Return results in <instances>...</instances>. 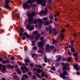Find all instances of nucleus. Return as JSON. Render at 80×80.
<instances>
[{
  "instance_id": "1",
  "label": "nucleus",
  "mask_w": 80,
  "mask_h": 80,
  "mask_svg": "<svg viewBox=\"0 0 80 80\" xmlns=\"http://www.w3.org/2000/svg\"><path fill=\"white\" fill-rule=\"evenodd\" d=\"M38 3L39 4H42V6L45 7L46 5L45 2H47L46 0H37Z\"/></svg>"
},
{
  "instance_id": "2",
  "label": "nucleus",
  "mask_w": 80,
  "mask_h": 80,
  "mask_svg": "<svg viewBox=\"0 0 80 80\" xmlns=\"http://www.w3.org/2000/svg\"><path fill=\"white\" fill-rule=\"evenodd\" d=\"M6 4L4 6V8L7 9H10V7L9 6V3L10 2V0H5Z\"/></svg>"
},
{
  "instance_id": "3",
  "label": "nucleus",
  "mask_w": 80,
  "mask_h": 80,
  "mask_svg": "<svg viewBox=\"0 0 80 80\" xmlns=\"http://www.w3.org/2000/svg\"><path fill=\"white\" fill-rule=\"evenodd\" d=\"M23 8L24 9L25 8L26 9L29 10V9H30L31 7L26 3H24L23 5Z\"/></svg>"
},
{
  "instance_id": "4",
  "label": "nucleus",
  "mask_w": 80,
  "mask_h": 80,
  "mask_svg": "<svg viewBox=\"0 0 80 80\" xmlns=\"http://www.w3.org/2000/svg\"><path fill=\"white\" fill-rule=\"evenodd\" d=\"M73 67L74 69L76 70H79L80 68H78V63L74 64L73 65Z\"/></svg>"
},
{
  "instance_id": "5",
  "label": "nucleus",
  "mask_w": 80,
  "mask_h": 80,
  "mask_svg": "<svg viewBox=\"0 0 80 80\" xmlns=\"http://www.w3.org/2000/svg\"><path fill=\"white\" fill-rule=\"evenodd\" d=\"M68 47L70 48L71 52H75V49L74 47H72L71 45H69Z\"/></svg>"
},
{
  "instance_id": "6",
  "label": "nucleus",
  "mask_w": 80,
  "mask_h": 80,
  "mask_svg": "<svg viewBox=\"0 0 80 80\" xmlns=\"http://www.w3.org/2000/svg\"><path fill=\"white\" fill-rule=\"evenodd\" d=\"M37 22H38V25L39 26H41V25H43V21L42 19H38L37 20Z\"/></svg>"
},
{
  "instance_id": "7",
  "label": "nucleus",
  "mask_w": 80,
  "mask_h": 80,
  "mask_svg": "<svg viewBox=\"0 0 80 80\" xmlns=\"http://www.w3.org/2000/svg\"><path fill=\"white\" fill-rule=\"evenodd\" d=\"M28 28L31 31L33 30L34 29V26H31L30 25H28L27 26Z\"/></svg>"
},
{
  "instance_id": "8",
  "label": "nucleus",
  "mask_w": 80,
  "mask_h": 80,
  "mask_svg": "<svg viewBox=\"0 0 80 80\" xmlns=\"http://www.w3.org/2000/svg\"><path fill=\"white\" fill-rule=\"evenodd\" d=\"M35 15V12H33L31 13V14H29L28 16L29 17H34Z\"/></svg>"
},
{
  "instance_id": "9",
  "label": "nucleus",
  "mask_w": 80,
  "mask_h": 80,
  "mask_svg": "<svg viewBox=\"0 0 80 80\" xmlns=\"http://www.w3.org/2000/svg\"><path fill=\"white\" fill-rule=\"evenodd\" d=\"M24 61L25 62V65H26V66L28 65V64L27 63H30V61L29 60L27 59H26Z\"/></svg>"
},
{
  "instance_id": "10",
  "label": "nucleus",
  "mask_w": 80,
  "mask_h": 80,
  "mask_svg": "<svg viewBox=\"0 0 80 80\" xmlns=\"http://www.w3.org/2000/svg\"><path fill=\"white\" fill-rule=\"evenodd\" d=\"M24 35L26 36L27 38H28V39H29V38H30V35L28 34V33H27V32H24Z\"/></svg>"
},
{
  "instance_id": "11",
  "label": "nucleus",
  "mask_w": 80,
  "mask_h": 80,
  "mask_svg": "<svg viewBox=\"0 0 80 80\" xmlns=\"http://www.w3.org/2000/svg\"><path fill=\"white\" fill-rule=\"evenodd\" d=\"M36 0H28V1L27 2L28 3H30V4H32L33 2H35V1Z\"/></svg>"
},
{
  "instance_id": "12",
  "label": "nucleus",
  "mask_w": 80,
  "mask_h": 80,
  "mask_svg": "<svg viewBox=\"0 0 80 80\" xmlns=\"http://www.w3.org/2000/svg\"><path fill=\"white\" fill-rule=\"evenodd\" d=\"M28 22L29 23H30V22H33V18L32 17H29V18H28Z\"/></svg>"
},
{
  "instance_id": "13",
  "label": "nucleus",
  "mask_w": 80,
  "mask_h": 80,
  "mask_svg": "<svg viewBox=\"0 0 80 80\" xmlns=\"http://www.w3.org/2000/svg\"><path fill=\"white\" fill-rule=\"evenodd\" d=\"M47 12L48 11L47 10H45L44 11H43V10H42L41 11L40 13L41 14H47Z\"/></svg>"
},
{
  "instance_id": "14",
  "label": "nucleus",
  "mask_w": 80,
  "mask_h": 80,
  "mask_svg": "<svg viewBox=\"0 0 80 80\" xmlns=\"http://www.w3.org/2000/svg\"><path fill=\"white\" fill-rule=\"evenodd\" d=\"M50 46H49V45H47L46 50V51H50Z\"/></svg>"
},
{
  "instance_id": "15",
  "label": "nucleus",
  "mask_w": 80,
  "mask_h": 80,
  "mask_svg": "<svg viewBox=\"0 0 80 80\" xmlns=\"http://www.w3.org/2000/svg\"><path fill=\"white\" fill-rule=\"evenodd\" d=\"M42 72V70H41L39 68L37 69L36 70V73H40Z\"/></svg>"
},
{
  "instance_id": "16",
  "label": "nucleus",
  "mask_w": 80,
  "mask_h": 80,
  "mask_svg": "<svg viewBox=\"0 0 80 80\" xmlns=\"http://www.w3.org/2000/svg\"><path fill=\"white\" fill-rule=\"evenodd\" d=\"M10 62L8 60H5L2 61V63L3 64L4 63H10Z\"/></svg>"
},
{
  "instance_id": "17",
  "label": "nucleus",
  "mask_w": 80,
  "mask_h": 80,
  "mask_svg": "<svg viewBox=\"0 0 80 80\" xmlns=\"http://www.w3.org/2000/svg\"><path fill=\"white\" fill-rule=\"evenodd\" d=\"M52 26H50L49 28V33L50 34H51V33H52Z\"/></svg>"
},
{
  "instance_id": "18",
  "label": "nucleus",
  "mask_w": 80,
  "mask_h": 80,
  "mask_svg": "<svg viewBox=\"0 0 80 80\" xmlns=\"http://www.w3.org/2000/svg\"><path fill=\"white\" fill-rule=\"evenodd\" d=\"M43 42H39L38 43V45L39 47H41L43 46Z\"/></svg>"
},
{
  "instance_id": "19",
  "label": "nucleus",
  "mask_w": 80,
  "mask_h": 80,
  "mask_svg": "<svg viewBox=\"0 0 80 80\" xmlns=\"http://www.w3.org/2000/svg\"><path fill=\"white\" fill-rule=\"evenodd\" d=\"M43 24H44V25H49V24H50V22H48L44 21H43Z\"/></svg>"
},
{
  "instance_id": "20",
  "label": "nucleus",
  "mask_w": 80,
  "mask_h": 80,
  "mask_svg": "<svg viewBox=\"0 0 80 80\" xmlns=\"http://www.w3.org/2000/svg\"><path fill=\"white\" fill-rule=\"evenodd\" d=\"M22 78H26L27 79H28V76L27 74H24L22 76Z\"/></svg>"
},
{
  "instance_id": "21",
  "label": "nucleus",
  "mask_w": 80,
  "mask_h": 80,
  "mask_svg": "<svg viewBox=\"0 0 80 80\" xmlns=\"http://www.w3.org/2000/svg\"><path fill=\"white\" fill-rule=\"evenodd\" d=\"M52 29L53 33H55V34H56L57 33V30H56L55 28H52Z\"/></svg>"
},
{
  "instance_id": "22",
  "label": "nucleus",
  "mask_w": 80,
  "mask_h": 80,
  "mask_svg": "<svg viewBox=\"0 0 80 80\" xmlns=\"http://www.w3.org/2000/svg\"><path fill=\"white\" fill-rule=\"evenodd\" d=\"M35 67L36 68H40L41 69L42 68V66L41 65H36L35 66Z\"/></svg>"
},
{
  "instance_id": "23",
  "label": "nucleus",
  "mask_w": 80,
  "mask_h": 80,
  "mask_svg": "<svg viewBox=\"0 0 80 80\" xmlns=\"http://www.w3.org/2000/svg\"><path fill=\"white\" fill-rule=\"evenodd\" d=\"M62 70L63 71H66L67 70V65L65 66H63Z\"/></svg>"
},
{
  "instance_id": "24",
  "label": "nucleus",
  "mask_w": 80,
  "mask_h": 80,
  "mask_svg": "<svg viewBox=\"0 0 80 80\" xmlns=\"http://www.w3.org/2000/svg\"><path fill=\"white\" fill-rule=\"evenodd\" d=\"M44 62L45 63H47L48 62V59H47V58L46 57H44Z\"/></svg>"
},
{
  "instance_id": "25",
  "label": "nucleus",
  "mask_w": 80,
  "mask_h": 80,
  "mask_svg": "<svg viewBox=\"0 0 80 80\" xmlns=\"http://www.w3.org/2000/svg\"><path fill=\"white\" fill-rule=\"evenodd\" d=\"M26 68H27L26 66H25L24 67L22 66L21 67V70L22 71H23V70H25V69H26Z\"/></svg>"
},
{
  "instance_id": "26",
  "label": "nucleus",
  "mask_w": 80,
  "mask_h": 80,
  "mask_svg": "<svg viewBox=\"0 0 80 80\" xmlns=\"http://www.w3.org/2000/svg\"><path fill=\"white\" fill-rule=\"evenodd\" d=\"M72 58L71 57H69L67 59V61L68 62H71L72 61Z\"/></svg>"
},
{
  "instance_id": "27",
  "label": "nucleus",
  "mask_w": 80,
  "mask_h": 80,
  "mask_svg": "<svg viewBox=\"0 0 80 80\" xmlns=\"http://www.w3.org/2000/svg\"><path fill=\"white\" fill-rule=\"evenodd\" d=\"M60 76L62 78H63L64 79L66 78V77L65 76V75H64L63 74H60Z\"/></svg>"
},
{
  "instance_id": "28",
  "label": "nucleus",
  "mask_w": 80,
  "mask_h": 80,
  "mask_svg": "<svg viewBox=\"0 0 80 80\" xmlns=\"http://www.w3.org/2000/svg\"><path fill=\"white\" fill-rule=\"evenodd\" d=\"M7 67L8 68H10L11 69H13V66L10 64H8V65Z\"/></svg>"
},
{
  "instance_id": "29",
  "label": "nucleus",
  "mask_w": 80,
  "mask_h": 80,
  "mask_svg": "<svg viewBox=\"0 0 80 80\" xmlns=\"http://www.w3.org/2000/svg\"><path fill=\"white\" fill-rule=\"evenodd\" d=\"M70 43H71V45H72V47H73V46L74 45V41L71 40L70 42Z\"/></svg>"
},
{
  "instance_id": "30",
  "label": "nucleus",
  "mask_w": 80,
  "mask_h": 80,
  "mask_svg": "<svg viewBox=\"0 0 80 80\" xmlns=\"http://www.w3.org/2000/svg\"><path fill=\"white\" fill-rule=\"evenodd\" d=\"M73 56H74V57H77L78 56V54L77 52H74L72 53Z\"/></svg>"
},
{
  "instance_id": "31",
  "label": "nucleus",
  "mask_w": 80,
  "mask_h": 80,
  "mask_svg": "<svg viewBox=\"0 0 80 80\" xmlns=\"http://www.w3.org/2000/svg\"><path fill=\"white\" fill-rule=\"evenodd\" d=\"M17 73L18 74H22V71H20L19 69H18Z\"/></svg>"
},
{
  "instance_id": "32",
  "label": "nucleus",
  "mask_w": 80,
  "mask_h": 80,
  "mask_svg": "<svg viewBox=\"0 0 80 80\" xmlns=\"http://www.w3.org/2000/svg\"><path fill=\"white\" fill-rule=\"evenodd\" d=\"M45 72H42L41 73V77H45Z\"/></svg>"
},
{
  "instance_id": "33",
  "label": "nucleus",
  "mask_w": 80,
  "mask_h": 80,
  "mask_svg": "<svg viewBox=\"0 0 80 80\" xmlns=\"http://www.w3.org/2000/svg\"><path fill=\"white\" fill-rule=\"evenodd\" d=\"M62 74L64 75H67V72H66V71H63Z\"/></svg>"
},
{
  "instance_id": "34",
  "label": "nucleus",
  "mask_w": 80,
  "mask_h": 80,
  "mask_svg": "<svg viewBox=\"0 0 80 80\" xmlns=\"http://www.w3.org/2000/svg\"><path fill=\"white\" fill-rule=\"evenodd\" d=\"M32 78L33 79H36V78H37V77H36L35 75H33L32 76Z\"/></svg>"
},
{
  "instance_id": "35",
  "label": "nucleus",
  "mask_w": 80,
  "mask_h": 80,
  "mask_svg": "<svg viewBox=\"0 0 80 80\" xmlns=\"http://www.w3.org/2000/svg\"><path fill=\"white\" fill-rule=\"evenodd\" d=\"M36 76H37V77H38V78H41V77H40V74L36 73Z\"/></svg>"
},
{
  "instance_id": "36",
  "label": "nucleus",
  "mask_w": 80,
  "mask_h": 80,
  "mask_svg": "<svg viewBox=\"0 0 80 80\" xmlns=\"http://www.w3.org/2000/svg\"><path fill=\"white\" fill-rule=\"evenodd\" d=\"M67 53L68 54V55H69L70 56H71V55H72V53H71L70 52H67Z\"/></svg>"
},
{
  "instance_id": "37",
  "label": "nucleus",
  "mask_w": 80,
  "mask_h": 80,
  "mask_svg": "<svg viewBox=\"0 0 80 80\" xmlns=\"http://www.w3.org/2000/svg\"><path fill=\"white\" fill-rule=\"evenodd\" d=\"M36 56H37V54L35 53H33L32 55V57H36Z\"/></svg>"
},
{
  "instance_id": "38",
  "label": "nucleus",
  "mask_w": 80,
  "mask_h": 80,
  "mask_svg": "<svg viewBox=\"0 0 80 80\" xmlns=\"http://www.w3.org/2000/svg\"><path fill=\"white\" fill-rule=\"evenodd\" d=\"M49 18L50 20H52L53 19V15H49Z\"/></svg>"
},
{
  "instance_id": "39",
  "label": "nucleus",
  "mask_w": 80,
  "mask_h": 80,
  "mask_svg": "<svg viewBox=\"0 0 80 80\" xmlns=\"http://www.w3.org/2000/svg\"><path fill=\"white\" fill-rule=\"evenodd\" d=\"M47 18H48L44 17L42 18V20L44 21H47Z\"/></svg>"
},
{
  "instance_id": "40",
  "label": "nucleus",
  "mask_w": 80,
  "mask_h": 80,
  "mask_svg": "<svg viewBox=\"0 0 80 80\" xmlns=\"http://www.w3.org/2000/svg\"><path fill=\"white\" fill-rule=\"evenodd\" d=\"M53 48H55V46H52L51 47H50V50H53Z\"/></svg>"
},
{
  "instance_id": "41",
  "label": "nucleus",
  "mask_w": 80,
  "mask_h": 80,
  "mask_svg": "<svg viewBox=\"0 0 80 80\" xmlns=\"http://www.w3.org/2000/svg\"><path fill=\"white\" fill-rule=\"evenodd\" d=\"M35 6H37V4H34L32 5L31 7H32V8H34V7H35Z\"/></svg>"
},
{
  "instance_id": "42",
  "label": "nucleus",
  "mask_w": 80,
  "mask_h": 80,
  "mask_svg": "<svg viewBox=\"0 0 80 80\" xmlns=\"http://www.w3.org/2000/svg\"><path fill=\"white\" fill-rule=\"evenodd\" d=\"M29 65L30 67H32L34 66V65H33V63H30V64H29Z\"/></svg>"
},
{
  "instance_id": "43",
  "label": "nucleus",
  "mask_w": 80,
  "mask_h": 80,
  "mask_svg": "<svg viewBox=\"0 0 80 80\" xmlns=\"http://www.w3.org/2000/svg\"><path fill=\"white\" fill-rule=\"evenodd\" d=\"M51 69L52 70H55V67L52 66V68H51Z\"/></svg>"
},
{
  "instance_id": "44",
  "label": "nucleus",
  "mask_w": 80,
  "mask_h": 80,
  "mask_svg": "<svg viewBox=\"0 0 80 80\" xmlns=\"http://www.w3.org/2000/svg\"><path fill=\"white\" fill-rule=\"evenodd\" d=\"M61 65H63V67H65V66H66V64H65V63L63 62V63H61Z\"/></svg>"
},
{
  "instance_id": "45",
  "label": "nucleus",
  "mask_w": 80,
  "mask_h": 80,
  "mask_svg": "<svg viewBox=\"0 0 80 80\" xmlns=\"http://www.w3.org/2000/svg\"><path fill=\"white\" fill-rule=\"evenodd\" d=\"M23 33L22 32H21L19 34L20 36H21V37H22V36H23Z\"/></svg>"
},
{
  "instance_id": "46",
  "label": "nucleus",
  "mask_w": 80,
  "mask_h": 80,
  "mask_svg": "<svg viewBox=\"0 0 80 80\" xmlns=\"http://www.w3.org/2000/svg\"><path fill=\"white\" fill-rule=\"evenodd\" d=\"M28 75L29 76H31V75H32V73H31V72L28 71Z\"/></svg>"
},
{
  "instance_id": "47",
  "label": "nucleus",
  "mask_w": 80,
  "mask_h": 80,
  "mask_svg": "<svg viewBox=\"0 0 80 80\" xmlns=\"http://www.w3.org/2000/svg\"><path fill=\"white\" fill-rule=\"evenodd\" d=\"M60 38L61 40H63V39H64V38H63V37L60 36Z\"/></svg>"
},
{
  "instance_id": "48",
  "label": "nucleus",
  "mask_w": 80,
  "mask_h": 80,
  "mask_svg": "<svg viewBox=\"0 0 80 80\" xmlns=\"http://www.w3.org/2000/svg\"><path fill=\"white\" fill-rule=\"evenodd\" d=\"M2 68H6V66L5 65H2Z\"/></svg>"
},
{
  "instance_id": "49",
  "label": "nucleus",
  "mask_w": 80,
  "mask_h": 80,
  "mask_svg": "<svg viewBox=\"0 0 80 80\" xmlns=\"http://www.w3.org/2000/svg\"><path fill=\"white\" fill-rule=\"evenodd\" d=\"M17 76V75H15L13 76V78L14 79H17V78H18Z\"/></svg>"
},
{
  "instance_id": "50",
  "label": "nucleus",
  "mask_w": 80,
  "mask_h": 80,
  "mask_svg": "<svg viewBox=\"0 0 80 80\" xmlns=\"http://www.w3.org/2000/svg\"><path fill=\"white\" fill-rule=\"evenodd\" d=\"M37 36L38 37V38H40V34L38 33L37 34Z\"/></svg>"
},
{
  "instance_id": "51",
  "label": "nucleus",
  "mask_w": 80,
  "mask_h": 80,
  "mask_svg": "<svg viewBox=\"0 0 80 80\" xmlns=\"http://www.w3.org/2000/svg\"><path fill=\"white\" fill-rule=\"evenodd\" d=\"M38 53H43V51L42 50H39L38 52Z\"/></svg>"
},
{
  "instance_id": "52",
  "label": "nucleus",
  "mask_w": 80,
  "mask_h": 80,
  "mask_svg": "<svg viewBox=\"0 0 80 80\" xmlns=\"http://www.w3.org/2000/svg\"><path fill=\"white\" fill-rule=\"evenodd\" d=\"M73 35H74V37H77V34H76V33H74Z\"/></svg>"
},
{
  "instance_id": "53",
  "label": "nucleus",
  "mask_w": 80,
  "mask_h": 80,
  "mask_svg": "<svg viewBox=\"0 0 80 80\" xmlns=\"http://www.w3.org/2000/svg\"><path fill=\"white\" fill-rule=\"evenodd\" d=\"M33 23L34 24H37V20H34L33 21Z\"/></svg>"
},
{
  "instance_id": "54",
  "label": "nucleus",
  "mask_w": 80,
  "mask_h": 80,
  "mask_svg": "<svg viewBox=\"0 0 80 80\" xmlns=\"http://www.w3.org/2000/svg\"><path fill=\"white\" fill-rule=\"evenodd\" d=\"M33 48V49H34V50H37V47L34 46Z\"/></svg>"
},
{
  "instance_id": "55",
  "label": "nucleus",
  "mask_w": 80,
  "mask_h": 80,
  "mask_svg": "<svg viewBox=\"0 0 80 80\" xmlns=\"http://www.w3.org/2000/svg\"><path fill=\"white\" fill-rule=\"evenodd\" d=\"M35 38L36 40H37V41H38V38L37 37V36H35Z\"/></svg>"
},
{
  "instance_id": "56",
  "label": "nucleus",
  "mask_w": 80,
  "mask_h": 80,
  "mask_svg": "<svg viewBox=\"0 0 80 80\" xmlns=\"http://www.w3.org/2000/svg\"><path fill=\"white\" fill-rule=\"evenodd\" d=\"M20 29L21 32H23V28H20Z\"/></svg>"
},
{
  "instance_id": "57",
  "label": "nucleus",
  "mask_w": 80,
  "mask_h": 80,
  "mask_svg": "<svg viewBox=\"0 0 80 80\" xmlns=\"http://www.w3.org/2000/svg\"><path fill=\"white\" fill-rule=\"evenodd\" d=\"M44 77L47 78H48V75L47 74H44Z\"/></svg>"
},
{
  "instance_id": "58",
  "label": "nucleus",
  "mask_w": 80,
  "mask_h": 80,
  "mask_svg": "<svg viewBox=\"0 0 80 80\" xmlns=\"http://www.w3.org/2000/svg\"><path fill=\"white\" fill-rule=\"evenodd\" d=\"M75 61H77V60H78V57H75Z\"/></svg>"
},
{
  "instance_id": "59",
  "label": "nucleus",
  "mask_w": 80,
  "mask_h": 80,
  "mask_svg": "<svg viewBox=\"0 0 80 80\" xmlns=\"http://www.w3.org/2000/svg\"><path fill=\"white\" fill-rule=\"evenodd\" d=\"M62 61H65L66 60V59L64 58H62Z\"/></svg>"
},
{
  "instance_id": "60",
  "label": "nucleus",
  "mask_w": 80,
  "mask_h": 80,
  "mask_svg": "<svg viewBox=\"0 0 80 80\" xmlns=\"http://www.w3.org/2000/svg\"><path fill=\"white\" fill-rule=\"evenodd\" d=\"M22 39L23 40H25L26 38H25V36H24L23 37H22Z\"/></svg>"
},
{
  "instance_id": "61",
  "label": "nucleus",
  "mask_w": 80,
  "mask_h": 80,
  "mask_svg": "<svg viewBox=\"0 0 80 80\" xmlns=\"http://www.w3.org/2000/svg\"><path fill=\"white\" fill-rule=\"evenodd\" d=\"M5 69H6V68H2V71H4V72H5Z\"/></svg>"
},
{
  "instance_id": "62",
  "label": "nucleus",
  "mask_w": 80,
  "mask_h": 80,
  "mask_svg": "<svg viewBox=\"0 0 80 80\" xmlns=\"http://www.w3.org/2000/svg\"><path fill=\"white\" fill-rule=\"evenodd\" d=\"M65 32V29H63L62 30H61V32H62V33H63V32Z\"/></svg>"
},
{
  "instance_id": "63",
  "label": "nucleus",
  "mask_w": 80,
  "mask_h": 80,
  "mask_svg": "<svg viewBox=\"0 0 80 80\" xmlns=\"http://www.w3.org/2000/svg\"><path fill=\"white\" fill-rule=\"evenodd\" d=\"M38 32L37 31H34V34H35V35H36L37 34Z\"/></svg>"
},
{
  "instance_id": "64",
  "label": "nucleus",
  "mask_w": 80,
  "mask_h": 80,
  "mask_svg": "<svg viewBox=\"0 0 80 80\" xmlns=\"http://www.w3.org/2000/svg\"><path fill=\"white\" fill-rule=\"evenodd\" d=\"M11 58L12 60H14V58L13 57H12Z\"/></svg>"
}]
</instances>
